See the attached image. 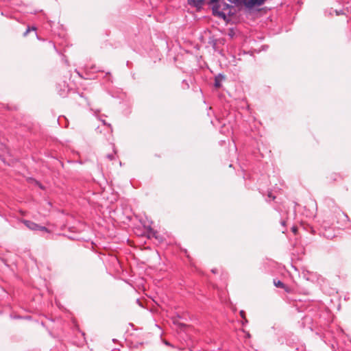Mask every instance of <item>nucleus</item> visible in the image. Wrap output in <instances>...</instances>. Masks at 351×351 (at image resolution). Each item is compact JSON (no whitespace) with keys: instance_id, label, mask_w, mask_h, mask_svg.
Returning <instances> with one entry per match:
<instances>
[{"instance_id":"15","label":"nucleus","mask_w":351,"mask_h":351,"mask_svg":"<svg viewBox=\"0 0 351 351\" xmlns=\"http://www.w3.org/2000/svg\"><path fill=\"white\" fill-rule=\"evenodd\" d=\"M337 176H337V174H332V175L331 178H332L333 180H337Z\"/></svg>"},{"instance_id":"23","label":"nucleus","mask_w":351,"mask_h":351,"mask_svg":"<svg viewBox=\"0 0 351 351\" xmlns=\"http://www.w3.org/2000/svg\"><path fill=\"white\" fill-rule=\"evenodd\" d=\"M266 0H260L261 2H265Z\"/></svg>"},{"instance_id":"1","label":"nucleus","mask_w":351,"mask_h":351,"mask_svg":"<svg viewBox=\"0 0 351 351\" xmlns=\"http://www.w3.org/2000/svg\"><path fill=\"white\" fill-rule=\"evenodd\" d=\"M348 221V217L339 208H335L330 213L326 215L323 221V227L326 228L341 229Z\"/></svg>"},{"instance_id":"10","label":"nucleus","mask_w":351,"mask_h":351,"mask_svg":"<svg viewBox=\"0 0 351 351\" xmlns=\"http://www.w3.org/2000/svg\"><path fill=\"white\" fill-rule=\"evenodd\" d=\"M239 313H240L241 317L243 318V319L245 320V322H248L247 319L245 317V311L241 310Z\"/></svg>"},{"instance_id":"21","label":"nucleus","mask_w":351,"mask_h":351,"mask_svg":"<svg viewBox=\"0 0 351 351\" xmlns=\"http://www.w3.org/2000/svg\"><path fill=\"white\" fill-rule=\"evenodd\" d=\"M247 322H245V320L243 319V321L242 322V324L244 325L245 324H247Z\"/></svg>"},{"instance_id":"18","label":"nucleus","mask_w":351,"mask_h":351,"mask_svg":"<svg viewBox=\"0 0 351 351\" xmlns=\"http://www.w3.org/2000/svg\"><path fill=\"white\" fill-rule=\"evenodd\" d=\"M211 271L213 273V274H216L217 273V269H213L211 270Z\"/></svg>"},{"instance_id":"14","label":"nucleus","mask_w":351,"mask_h":351,"mask_svg":"<svg viewBox=\"0 0 351 351\" xmlns=\"http://www.w3.org/2000/svg\"><path fill=\"white\" fill-rule=\"evenodd\" d=\"M107 156H108V158L110 160H113V159H114V155H111V154L107 155Z\"/></svg>"},{"instance_id":"2","label":"nucleus","mask_w":351,"mask_h":351,"mask_svg":"<svg viewBox=\"0 0 351 351\" xmlns=\"http://www.w3.org/2000/svg\"><path fill=\"white\" fill-rule=\"evenodd\" d=\"M208 4L212 5V12L215 16L226 21H229L228 16H230L234 14V8L226 3L224 0H210Z\"/></svg>"},{"instance_id":"22","label":"nucleus","mask_w":351,"mask_h":351,"mask_svg":"<svg viewBox=\"0 0 351 351\" xmlns=\"http://www.w3.org/2000/svg\"><path fill=\"white\" fill-rule=\"evenodd\" d=\"M14 318H16V319H21V316H16V317H15Z\"/></svg>"},{"instance_id":"19","label":"nucleus","mask_w":351,"mask_h":351,"mask_svg":"<svg viewBox=\"0 0 351 351\" xmlns=\"http://www.w3.org/2000/svg\"><path fill=\"white\" fill-rule=\"evenodd\" d=\"M41 325H42L43 327H45V326H45V322H41Z\"/></svg>"},{"instance_id":"17","label":"nucleus","mask_w":351,"mask_h":351,"mask_svg":"<svg viewBox=\"0 0 351 351\" xmlns=\"http://www.w3.org/2000/svg\"><path fill=\"white\" fill-rule=\"evenodd\" d=\"M280 223H281V225H282V226H285V225H286V221H285V220H282V221H281V222H280Z\"/></svg>"},{"instance_id":"20","label":"nucleus","mask_w":351,"mask_h":351,"mask_svg":"<svg viewBox=\"0 0 351 351\" xmlns=\"http://www.w3.org/2000/svg\"><path fill=\"white\" fill-rule=\"evenodd\" d=\"M102 123L104 125H107L106 122L105 121V120H101Z\"/></svg>"},{"instance_id":"12","label":"nucleus","mask_w":351,"mask_h":351,"mask_svg":"<svg viewBox=\"0 0 351 351\" xmlns=\"http://www.w3.org/2000/svg\"><path fill=\"white\" fill-rule=\"evenodd\" d=\"M267 196L268 197L271 198L272 200L276 199V196L273 195L271 192H269Z\"/></svg>"},{"instance_id":"13","label":"nucleus","mask_w":351,"mask_h":351,"mask_svg":"<svg viewBox=\"0 0 351 351\" xmlns=\"http://www.w3.org/2000/svg\"><path fill=\"white\" fill-rule=\"evenodd\" d=\"M291 230H292V232H293V233H295H295H296V232H297V230H298V228H297V227H295V226H293V227L291 228Z\"/></svg>"},{"instance_id":"8","label":"nucleus","mask_w":351,"mask_h":351,"mask_svg":"<svg viewBox=\"0 0 351 351\" xmlns=\"http://www.w3.org/2000/svg\"><path fill=\"white\" fill-rule=\"evenodd\" d=\"M274 284L276 287L282 288L284 289L285 287V285L281 281V280H276V279L274 280Z\"/></svg>"},{"instance_id":"3","label":"nucleus","mask_w":351,"mask_h":351,"mask_svg":"<svg viewBox=\"0 0 351 351\" xmlns=\"http://www.w3.org/2000/svg\"><path fill=\"white\" fill-rule=\"evenodd\" d=\"M230 3H234L236 5H245L247 8L251 9L255 5H261L264 2H261L260 0H228Z\"/></svg>"},{"instance_id":"11","label":"nucleus","mask_w":351,"mask_h":351,"mask_svg":"<svg viewBox=\"0 0 351 351\" xmlns=\"http://www.w3.org/2000/svg\"><path fill=\"white\" fill-rule=\"evenodd\" d=\"M32 29L36 30V28L34 27H33L32 28ZM30 30H31V28L29 27H28L27 29H26V31L24 32L23 36H26L27 35V34L30 32Z\"/></svg>"},{"instance_id":"24","label":"nucleus","mask_w":351,"mask_h":351,"mask_svg":"<svg viewBox=\"0 0 351 351\" xmlns=\"http://www.w3.org/2000/svg\"><path fill=\"white\" fill-rule=\"evenodd\" d=\"M49 320H50L51 322H53V319H49Z\"/></svg>"},{"instance_id":"7","label":"nucleus","mask_w":351,"mask_h":351,"mask_svg":"<svg viewBox=\"0 0 351 351\" xmlns=\"http://www.w3.org/2000/svg\"><path fill=\"white\" fill-rule=\"evenodd\" d=\"M225 80V75L219 73L215 77L214 86L215 88H219L221 86V82Z\"/></svg>"},{"instance_id":"4","label":"nucleus","mask_w":351,"mask_h":351,"mask_svg":"<svg viewBox=\"0 0 351 351\" xmlns=\"http://www.w3.org/2000/svg\"><path fill=\"white\" fill-rule=\"evenodd\" d=\"M23 223L24 225L31 230L34 231H42L45 232H49V230L45 226H40L39 224L27 219H23Z\"/></svg>"},{"instance_id":"16","label":"nucleus","mask_w":351,"mask_h":351,"mask_svg":"<svg viewBox=\"0 0 351 351\" xmlns=\"http://www.w3.org/2000/svg\"><path fill=\"white\" fill-rule=\"evenodd\" d=\"M165 345H167V346H171V347L173 348V345H171V344L169 341H165Z\"/></svg>"},{"instance_id":"5","label":"nucleus","mask_w":351,"mask_h":351,"mask_svg":"<svg viewBox=\"0 0 351 351\" xmlns=\"http://www.w3.org/2000/svg\"><path fill=\"white\" fill-rule=\"evenodd\" d=\"M189 5L195 8L197 11L201 10L206 3V0H187Z\"/></svg>"},{"instance_id":"9","label":"nucleus","mask_w":351,"mask_h":351,"mask_svg":"<svg viewBox=\"0 0 351 351\" xmlns=\"http://www.w3.org/2000/svg\"><path fill=\"white\" fill-rule=\"evenodd\" d=\"M29 180L33 181L35 183V184L36 186H38L40 189H45V187L43 186V185L39 181H38V180H35V179H34L32 178H30Z\"/></svg>"},{"instance_id":"6","label":"nucleus","mask_w":351,"mask_h":351,"mask_svg":"<svg viewBox=\"0 0 351 351\" xmlns=\"http://www.w3.org/2000/svg\"><path fill=\"white\" fill-rule=\"evenodd\" d=\"M13 155H0V160L8 166H13L15 160L11 158Z\"/></svg>"}]
</instances>
